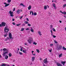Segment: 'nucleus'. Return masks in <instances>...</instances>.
<instances>
[{
	"mask_svg": "<svg viewBox=\"0 0 66 66\" xmlns=\"http://www.w3.org/2000/svg\"><path fill=\"white\" fill-rule=\"evenodd\" d=\"M32 61H34V60H35V57H32Z\"/></svg>",
	"mask_w": 66,
	"mask_h": 66,
	"instance_id": "dca6fc26",
	"label": "nucleus"
},
{
	"mask_svg": "<svg viewBox=\"0 0 66 66\" xmlns=\"http://www.w3.org/2000/svg\"><path fill=\"white\" fill-rule=\"evenodd\" d=\"M15 52L17 53H18V50L16 51H15Z\"/></svg>",
	"mask_w": 66,
	"mask_h": 66,
	"instance_id": "72a5a7b5",
	"label": "nucleus"
},
{
	"mask_svg": "<svg viewBox=\"0 0 66 66\" xmlns=\"http://www.w3.org/2000/svg\"><path fill=\"white\" fill-rule=\"evenodd\" d=\"M49 51L50 52H51V51H52V50H49Z\"/></svg>",
	"mask_w": 66,
	"mask_h": 66,
	"instance_id": "13d9d810",
	"label": "nucleus"
},
{
	"mask_svg": "<svg viewBox=\"0 0 66 66\" xmlns=\"http://www.w3.org/2000/svg\"><path fill=\"white\" fill-rule=\"evenodd\" d=\"M38 34H39L40 36H41V35H42V34H41V32L40 31H38Z\"/></svg>",
	"mask_w": 66,
	"mask_h": 66,
	"instance_id": "f3484780",
	"label": "nucleus"
},
{
	"mask_svg": "<svg viewBox=\"0 0 66 66\" xmlns=\"http://www.w3.org/2000/svg\"><path fill=\"white\" fill-rule=\"evenodd\" d=\"M9 57H8V56L7 55H6L5 56V59H7Z\"/></svg>",
	"mask_w": 66,
	"mask_h": 66,
	"instance_id": "2eb2a0df",
	"label": "nucleus"
},
{
	"mask_svg": "<svg viewBox=\"0 0 66 66\" xmlns=\"http://www.w3.org/2000/svg\"><path fill=\"white\" fill-rule=\"evenodd\" d=\"M53 44H50L51 46H53Z\"/></svg>",
	"mask_w": 66,
	"mask_h": 66,
	"instance_id": "3c124183",
	"label": "nucleus"
},
{
	"mask_svg": "<svg viewBox=\"0 0 66 66\" xmlns=\"http://www.w3.org/2000/svg\"><path fill=\"white\" fill-rule=\"evenodd\" d=\"M31 7H32V6L31 5H29V6L28 7V9L29 10H30L31 9Z\"/></svg>",
	"mask_w": 66,
	"mask_h": 66,
	"instance_id": "9b49d317",
	"label": "nucleus"
},
{
	"mask_svg": "<svg viewBox=\"0 0 66 66\" xmlns=\"http://www.w3.org/2000/svg\"><path fill=\"white\" fill-rule=\"evenodd\" d=\"M32 55H35V54H33L32 53Z\"/></svg>",
	"mask_w": 66,
	"mask_h": 66,
	"instance_id": "e2e57ef3",
	"label": "nucleus"
},
{
	"mask_svg": "<svg viewBox=\"0 0 66 66\" xmlns=\"http://www.w3.org/2000/svg\"><path fill=\"white\" fill-rule=\"evenodd\" d=\"M54 7L55 9H56V6H55Z\"/></svg>",
	"mask_w": 66,
	"mask_h": 66,
	"instance_id": "864d4df0",
	"label": "nucleus"
},
{
	"mask_svg": "<svg viewBox=\"0 0 66 66\" xmlns=\"http://www.w3.org/2000/svg\"><path fill=\"white\" fill-rule=\"evenodd\" d=\"M20 5H22L23 6V7H25V6L24 5H23L22 3H20Z\"/></svg>",
	"mask_w": 66,
	"mask_h": 66,
	"instance_id": "4468645a",
	"label": "nucleus"
},
{
	"mask_svg": "<svg viewBox=\"0 0 66 66\" xmlns=\"http://www.w3.org/2000/svg\"><path fill=\"white\" fill-rule=\"evenodd\" d=\"M17 12L18 13V14H19V13H20V10L19 9L17 11Z\"/></svg>",
	"mask_w": 66,
	"mask_h": 66,
	"instance_id": "4be33fe9",
	"label": "nucleus"
},
{
	"mask_svg": "<svg viewBox=\"0 0 66 66\" xmlns=\"http://www.w3.org/2000/svg\"><path fill=\"white\" fill-rule=\"evenodd\" d=\"M54 42L55 43V44H57V42L55 40H54Z\"/></svg>",
	"mask_w": 66,
	"mask_h": 66,
	"instance_id": "4c0bfd02",
	"label": "nucleus"
},
{
	"mask_svg": "<svg viewBox=\"0 0 66 66\" xmlns=\"http://www.w3.org/2000/svg\"><path fill=\"white\" fill-rule=\"evenodd\" d=\"M62 55V54H60L59 55V57H61Z\"/></svg>",
	"mask_w": 66,
	"mask_h": 66,
	"instance_id": "cd10ccee",
	"label": "nucleus"
},
{
	"mask_svg": "<svg viewBox=\"0 0 66 66\" xmlns=\"http://www.w3.org/2000/svg\"><path fill=\"white\" fill-rule=\"evenodd\" d=\"M25 24L24 23V24H23L22 25V27H23V26H25Z\"/></svg>",
	"mask_w": 66,
	"mask_h": 66,
	"instance_id": "58836bf2",
	"label": "nucleus"
},
{
	"mask_svg": "<svg viewBox=\"0 0 66 66\" xmlns=\"http://www.w3.org/2000/svg\"><path fill=\"white\" fill-rule=\"evenodd\" d=\"M20 24H16L17 26H18H18H20Z\"/></svg>",
	"mask_w": 66,
	"mask_h": 66,
	"instance_id": "c03bdc74",
	"label": "nucleus"
},
{
	"mask_svg": "<svg viewBox=\"0 0 66 66\" xmlns=\"http://www.w3.org/2000/svg\"><path fill=\"white\" fill-rule=\"evenodd\" d=\"M53 7L55 6V4L54 3H53Z\"/></svg>",
	"mask_w": 66,
	"mask_h": 66,
	"instance_id": "e433bc0d",
	"label": "nucleus"
},
{
	"mask_svg": "<svg viewBox=\"0 0 66 66\" xmlns=\"http://www.w3.org/2000/svg\"><path fill=\"white\" fill-rule=\"evenodd\" d=\"M9 13L10 14V16L11 17H13V16H14V15H13V12H12L11 11H10Z\"/></svg>",
	"mask_w": 66,
	"mask_h": 66,
	"instance_id": "423d86ee",
	"label": "nucleus"
},
{
	"mask_svg": "<svg viewBox=\"0 0 66 66\" xmlns=\"http://www.w3.org/2000/svg\"><path fill=\"white\" fill-rule=\"evenodd\" d=\"M21 31H24V29L22 28L21 30Z\"/></svg>",
	"mask_w": 66,
	"mask_h": 66,
	"instance_id": "473e14b6",
	"label": "nucleus"
},
{
	"mask_svg": "<svg viewBox=\"0 0 66 66\" xmlns=\"http://www.w3.org/2000/svg\"><path fill=\"white\" fill-rule=\"evenodd\" d=\"M52 28H53V26H52V25H51L50 28H51V29H52Z\"/></svg>",
	"mask_w": 66,
	"mask_h": 66,
	"instance_id": "f704fd0d",
	"label": "nucleus"
},
{
	"mask_svg": "<svg viewBox=\"0 0 66 66\" xmlns=\"http://www.w3.org/2000/svg\"><path fill=\"white\" fill-rule=\"evenodd\" d=\"M7 27H6L4 28V33H7L8 32L10 31V29H9V28H7Z\"/></svg>",
	"mask_w": 66,
	"mask_h": 66,
	"instance_id": "7ed1b4c3",
	"label": "nucleus"
},
{
	"mask_svg": "<svg viewBox=\"0 0 66 66\" xmlns=\"http://www.w3.org/2000/svg\"><path fill=\"white\" fill-rule=\"evenodd\" d=\"M7 39H8L9 40H10V38L9 37H7Z\"/></svg>",
	"mask_w": 66,
	"mask_h": 66,
	"instance_id": "603ef678",
	"label": "nucleus"
},
{
	"mask_svg": "<svg viewBox=\"0 0 66 66\" xmlns=\"http://www.w3.org/2000/svg\"><path fill=\"white\" fill-rule=\"evenodd\" d=\"M23 17V16H22L21 17H20H20L19 18H20V19H21Z\"/></svg>",
	"mask_w": 66,
	"mask_h": 66,
	"instance_id": "de8ad7c7",
	"label": "nucleus"
},
{
	"mask_svg": "<svg viewBox=\"0 0 66 66\" xmlns=\"http://www.w3.org/2000/svg\"><path fill=\"white\" fill-rule=\"evenodd\" d=\"M24 23L25 24H28V23H29V22H28L27 21H25L24 22Z\"/></svg>",
	"mask_w": 66,
	"mask_h": 66,
	"instance_id": "aec40b11",
	"label": "nucleus"
},
{
	"mask_svg": "<svg viewBox=\"0 0 66 66\" xmlns=\"http://www.w3.org/2000/svg\"><path fill=\"white\" fill-rule=\"evenodd\" d=\"M9 37H10V39H13V38H12V34L11 33H9Z\"/></svg>",
	"mask_w": 66,
	"mask_h": 66,
	"instance_id": "0eeeda50",
	"label": "nucleus"
},
{
	"mask_svg": "<svg viewBox=\"0 0 66 66\" xmlns=\"http://www.w3.org/2000/svg\"><path fill=\"white\" fill-rule=\"evenodd\" d=\"M32 11H30V14L31 15V13H32Z\"/></svg>",
	"mask_w": 66,
	"mask_h": 66,
	"instance_id": "bf43d9fd",
	"label": "nucleus"
},
{
	"mask_svg": "<svg viewBox=\"0 0 66 66\" xmlns=\"http://www.w3.org/2000/svg\"><path fill=\"white\" fill-rule=\"evenodd\" d=\"M57 66H62V65L61 64H60V63L57 62L56 64Z\"/></svg>",
	"mask_w": 66,
	"mask_h": 66,
	"instance_id": "ddd939ff",
	"label": "nucleus"
},
{
	"mask_svg": "<svg viewBox=\"0 0 66 66\" xmlns=\"http://www.w3.org/2000/svg\"><path fill=\"white\" fill-rule=\"evenodd\" d=\"M6 24V23L5 22H2L1 24H0V27H4L5 26Z\"/></svg>",
	"mask_w": 66,
	"mask_h": 66,
	"instance_id": "20e7f679",
	"label": "nucleus"
},
{
	"mask_svg": "<svg viewBox=\"0 0 66 66\" xmlns=\"http://www.w3.org/2000/svg\"><path fill=\"white\" fill-rule=\"evenodd\" d=\"M7 35V33H6V34L4 35V36L5 37H6Z\"/></svg>",
	"mask_w": 66,
	"mask_h": 66,
	"instance_id": "a878e982",
	"label": "nucleus"
},
{
	"mask_svg": "<svg viewBox=\"0 0 66 66\" xmlns=\"http://www.w3.org/2000/svg\"><path fill=\"white\" fill-rule=\"evenodd\" d=\"M27 50H23L22 51V52H23V53H26V54H27Z\"/></svg>",
	"mask_w": 66,
	"mask_h": 66,
	"instance_id": "f8f14e48",
	"label": "nucleus"
},
{
	"mask_svg": "<svg viewBox=\"0 0 66 66\" xmlns=\"http://www.w3.org/2000/svg\"><path fill=\"white\" fill-rule=\"evenodd\" d=\"M36 50L38 53H39V50L38 49H36Z\"/></svg>",
	"mask_w": 66,
	"mask_h": 66,
	"instance_id": "bb28decb",
	"label": "nucleus"
},
{
	"mask_svg": "<svg viewBox=\"0 0 66 66\" xmlns=\"http://www.w3.org/2000/svg\"><path fill=\"white\" fill-rule=\"evenodd\" d=\"M4 4H5V7H6L9 5H10V3H4Z\"/></svg>",
	"mask_w": 66,
	"mask_h": 66,
	"instance_id": "1a4fd4ad",
	"label": "nucleus"
},
{
	"mask_svg": "<svg viewBox=\"0 0 66 66\" xmlns=\"http://www.w3.org/2000/svg\"><path fill=\"white\" fill-rule=\"evenodd\" d=\"M3 50L4 51H6V52H4L2 54L3 57H4L6 54L8 53L9 52V50L5 48L3 49Z\"/></svg>",
	"mask_w": 66,
	"mask_h": 66,
	"instance_id": "f257e3e1",
	"label": "nucleus"
},
{
	"mask_svg": "<svg viewBox=\"0 0 66 66\" xmlns=\"http://www.w3.org/2000/svg\"><path fill=\"white\" fill-rule=\"evenodd\" d=\"M37 15V13H36V12H35L34 13V16H35V15Z\"/></svg>",
	"mask_w": 66,
	"mask_h": 66,
	"instance_id": "c85d7f7f",
	"label": "nucleus"
},
{
	"mask_svg": "<svg viewBox=\"0 0 66 66\" xmlns=\"http://www.w3.org/2000/svg\"><path fill=\"white\" fill-rule=\"evenodd\" d=\"M24 45H27V43H25L24 44Z\"/></svg>",
	"mask_w": 66,
	"mask_h": 66,
	"instance_id": "338daca9",
	"label": "nucleus"
},
{
	"mask_svg": "<svg viewBox=\"0 0 66 66\" xmlns=\"http://www.w3.org/2000/svg\"><path fill=\"white\" fill-rule=\"evenodd\" d=\"M7 1L8 3H10L11 2V0H7Z\"/></svg>",
	"mask_w": 66,
	"mask_h": 66,
	"instance_id": "7c9ffc66",
	"label": "nucleus"
},
{
	"mask_svg": "<svg viewBox=\"0 0 66 66\" xmlns=\"http://www.w3.org/2000/svg\"><path fill=\"white\" fill-rule=\"evenodd\" d=\"M62 49L64 50H66V48L64 46L63 47Z\"/></svg>",
	"mask_w": 66,
	"mask_h": 66,
	"instance_id": "412c9836",
	"label": "nucleus"
},
{
	"mask_svg": "<svg viewBox=\"0 0 66 66\" xmlns=\"http://www.w3.org/2000/svg\"><path fill=\"white\" fill-rule=\"evenodd\" d=\"M52 30L54 32H55V29L54 28H53Z\"/></svg>",
	"mask_w": 66,
	"mask_h": 66,
	"instance_id": "2f4dec72",
	"label": "nucleus"
},
{
	"mask_svg": "<svg viewBox=\"0 0 66 66\" xmlns=\"http://www.w3.org/2000/svg\"><path fill=\"white\" fill-rule=\"evenodd\" d=\"M43 65L44 66H46L45 65V64H44V63H43Z\"/></svg>",
	"mask_w": 66,
	"mask_h": 66,
	"instance_id": "052dcab7",
	"label": "nucleus"
},
{
	"mask_svg": "<svg viewBox=\"0 0 66 66\" xmlns=\"http://www.w3.org/2000/svg\"><path fill=\"white\" fill-rule=\"evenodd\" d=\"M28 26H29V27H30L31 26V24H28Z\"/></svg>",
	"mask_w": 66,
	"mask_h": 66,
	"instance_id": "79ce46f5",
	"label": "nucleus"
},
{
	"mask_svg": "<svg viewBox=\"0 0 66 66\" xmlns=\"http://www.w3.org/2000/svg\"><path fill=\"white\" fill-rule=\"evenodd\" d=\"M32 15H33V11H32Z\"/></svg>",
	"mask_w": 66,
	"mask_h": 66,
	"instance_id": "5fc2aeb1",
	"label": "nucleus"
},
{
	"mask_svg": "<svg viewBox=\"0 0 66 66\" xmlns=\"http://www.w3.org/2000/svg\"><path fill=\"white\" fill-rule=\"evenodd\" d=\"M62 49V46L61 45H57L56 48V50H61Z\"/></svg>",
	"mask_w": 66,
	"mask_h": 66,
	"instance_id": "f03ea898",
	"label": "nucleus"
},
{
	"mask_svg": "<svg viewBox=\"0 0 66 66\" xmlns=\"http://www.w3.org/2000/svg\"><path fill=\"white\" fill-rule=\"evenodd\" d=\"M37 43L34 42L33 43V44H34V45H37Z\"/></svg>",
	"mask_w": 66,
	"mask_h": 66,
	"instance_id": "b1692460",
	"label": "nucleus"
},
{
	"mask_svg": "<svg viewBox=\"0 0 66 66\" xmlns=\"http://www.w3.org/2000/svg\"><path fill=\"white\" fill-rule=\"evenodd\" d=\"M63 14L64 15H66V12L65 11H64L63 12Z\"/></svg>",
	"mask_w": 66,
	"mask_h": 66,
	"instance_id": "c9c22d12",
	"label": "nucleus"
},
{
	"mask_svg": "<svg viewBox=\"0 0 66 66\" xmlns=\"http://www.w3.org/2000/svg\"><path fill=\"white\" fill-rule=\"evenodd\" d=\"M44 10H46L47 9V6H44Z\"/></svg>",
	"mask_w": 66,
	"mask_h": 66,
	"instance_id": "6ab92c4d",
	"label": "nucleus"
},
{
	"mask_svg": "<svg viewBox=\"0 0 66 66\" xmlns=\"http://www.w3.org/2000/svg\"><path fill=\"white\" fill-rule=\"evenodd\" d=\"M15 20V19H14V18H13L12 19V21H14Z\"/></svg>",
	"mask_w": 66,
	"mask_h": 66,
	"instance_id": "8fccbe9b",
	"label": "nucleus"
},
{
	"mask_svg": "<svg viewBox=\"0 0 66 66\" xmlns=\"http://www.w3.org/2000/svg\"><path fill=\"white\" fill-rule=\"evenodd\" d=\"M26 20L28 21H29V19H28V18H27Z\"/></svg>",
	"mask_w": 66,
	"mask_h": 66,
	"instance_id": "49530a36",
	"label": "nucleus"
},
{
	"mask_svg": "<svg viewBox=\"0 0 66 66\" xmlns=\"http://www.w3.org/2000/svg\"><path fill=\"white\" fill-rule=\"evenodd\" d=\"M7 39L6 38L5 39V40H6V41H7Z\"/></svg>",
	"mask_w": 66,
	"mask_h": 66,
	"instance_id": "0e129e2a",
	"label": "nucleus"
},
{
	"mask_svg": "<svg viewBox=\"0 0 66 66\" xmlns=\"http://www.w3.org/2000/svg\"><path fill=\"white\" fill-rule=\"evenodd\" d=\"M34 52V51H32V53H33Z\"/></svg>",
	"mask_w": 66,
	"mask_h": 66,
	"instance_id": "774afa93",
	"label": "nucleus"
},
{
	"mask_svg": "<svg viewBox=\"0 0 66 66\" xmlns=\"http://www.w3.org/2000/svg\"><path fill=\"white\" fill-rule=\"evenodd\" d=\"M22 10H20V12H22Z\"/></svg>",
	"mask_w": 66,
	"mask_h": 66,
	"instance_id": "4d7b16f0",
	"label": "nucleus"
},
{
	"mask_svg": "<svg viewBox=\"0 0 66 66\" xmlns=\"http://www.w3.org/2000/svg\"><path fill=\"white\" fill-rule=\"evenodd\" d=\"M61 63V64H62L63 66H64L65 65V64L66 63V61H62Z\"/></svg>",
	"mask_w": 66,
	"mask_h": 66,
	"instance_id": "9d476101",
	"label": "nucleus"
},
{
	"mask_svg": "<svg viewBox=\"0 0 66 66\" xmlns=\"http://www.w3.org/2000/svg\"><path fill=\"white\" fill-rule=\"evenodd\" d=\"M51 35H52V36H53V32H52V30H51Z\"/></svg>",
	"mask_w": 66,
	"mask_h": 66,
	"instance_id": "393cba45",
	"label": "nucleus"
},
{
	"mask_svg": "<svg viewBox=\"0 0 66 66\" xmlns=\"http://www.w3.org/2000/svg\"><path fill=\"white\" fill-rule=\"evenodd\" d=\"M53 36V38H55V37H56V36L54 35H53V36Z\"/></svg>",
	"mask_w": 66,
	"mask_h": 66,
	"instance_id": "a19ab883",
	"label": "nucleus"
},
{
	"mask_svg": "<svg viewBox=\"0 0 66 66\" xmlns=\"http://www.w3.org/2000/svg\"><path fill=\"white\" fill-rule=\"evenodd\" d=\"M33 29V28H31L30 31L31 32H32L33 33H34V30H33V29Z\"/></svg>",
	"mask_w": 66,
	"mask_h": 66,
	"instance_id": "a211bd4d",
	"label": "nucleus"
},
{
	"mask_svg": "<svg viewBox=\"0 0 66 66\" xmlns=\"http://www.w3.org/2000/svg\"><path fill=\"white\" fill-rule=\"evenodd\" d=\"M2 57V56H1V55H0V58H1Z\"/></svg>",
	"mask_w": 66,
	"mask_h": 66,
	"instance_id": "69168bd1",
	"label": "nucleus"
},
{
	"mask_svg": "<svg viewBox=\"0 0 66 66\" xmlns=\"http://www.w3.org/2000/svg\"><path fill=\"white\" fill-rule=\"evenodd\" d=\"M19 54H20V55H22V53L20 52H19Z\"/></svg>",
	"mask_w": 66,
	"mask_h": 66,
	"instance_id": "ea45409f",
	"label": "nucleus"
},
{
	"mask_svg": "<svg viewBox=\"0 0 66 66\" xmlns=\"http://www.w3.org/2000/svg\"><path fill=\"white\" fill-rule=\"evenodd\" d=\"M66 4H65L64 5H63V7H66Z\"/></svg>",
	"mask_w": 66,
	"mask_h": 66,
	"instance_id": "c756f323",
	"label": "nucleus"
},
{
	"mask_svg": "<svg viewBox=\"0 0 66 66\" xmlns=\"http://www.w3.org/2000/svg\"><path fill=\"white\" fill-rule=\"evenodd\" d=\"M43 62L44 63H45V64H47L49 63V61H47V58H46V59L44 60Z\"/></svg>",
	"mask_w": 66,
	"mask_h": 66,
	"instance_id": "6e6552de",
	"label": "nucleus"
},
{
	"mask_svg": "<svg viewBox=\"0 0 66 66\" xmlns=\"http://www.w3.org/2000/svg\"><path fill=\"white\" fill-rule=\"evenodd\" d=\"M12 24H13V25H15V24H16L14 22L12 23Z\"/></svg>",
	"mask_w": 66,
	"mask_h": 66,
	"instance_id": "a18cd8bd",
	"label": "nucleus"
},
{
	"mask_svg": "<svg viewBox=\"0 0 66 66\" xmlns=\"http://www.w3.org/2000/svg\"><path fill=\"white\" fill-rule=\"evenodd\" d=\"M20 50L21 51H22V48H21Z\"/></svg>",
	"mask_w": 66,
	"mask_h": 66,
	"instance_id": "09e8293b",
	"label": "nucleus"
},
{
	"mask_svg": "<svg viewBox=\"0 0 66 66\" xmlns=\"http://www.w3.org/2000/svg\"><path fill=\"white\" fill-rule=\"evenodd\" d=\"M29 30V28H27L26 29V31H28V30Z\"/></svg>",
	"mask_w": 66,
	"mask_h": 66,
	"instance_id": "37998d69",
	"label": "nucleus"
},
{
	"mask_svg": "<svg viewBox=\"0 0 66 66\" xmlns=\"http://www.w3.org/2000/svg\"><path fill=\"white\" fill-rule=\"evenodd\" d=\"M59 22H60V23H62V21H59Z\"/></svg>",
	"mask_w": 66,
	"mask_h": 66,
	"instance_id": "680f3d73",
	"label": "nucleus"
},
{
	"mask_svg": "<svg viewBox=\"0 0 66 66\" xmlns=\"http://www.w3.org/2000/svg\"><path fill=\"white\" fill-rule=\"evenodd\" d=\"M15 8H14L13 10V11H15Z\"/></svg>",
	"mask_w": 66,
	"mask_h": 66,
	"instance_id": "6e6d98bb",
	"label": "nucleus"
},
{
	"mask_svg": "<svg viewBox=\"0 0 66 66\" xmlns=\"http://www.w3.org/2000/svg\"><path fill=\"white\" fill-rule=\"evenodd\" d=\"M12 56V54H11V53H9V57H11Z\"/></svg>",
	"mask_w": 66,
	"mask_h": 66,
	"instance_id": "5701e85b",
	"label": "nucleus"
},
{
	"mask_svg": "<svg viewBox=\"0 0 66 66\" xmlns=\"http://www.w3.org/2000/svg\"><path fill=\"white\" fill-rule=\"evenodd\" d=\"M30 39L29 40H28V41L29 44H31L32 43V40L33 39L31 37H30Z\"/></svg>",
	"mask_w": 66,
	"mask_h": 66,
	"instance_id": "39448f33",
	"label": "nucleus"
}]
</instances>
